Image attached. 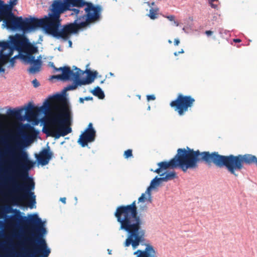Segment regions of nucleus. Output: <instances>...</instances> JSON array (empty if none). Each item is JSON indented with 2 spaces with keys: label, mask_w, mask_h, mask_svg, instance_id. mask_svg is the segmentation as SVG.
<instances>
[{
  "label": "nucleus",
  "mask_w": 257,
  "mask_h": 257,
  "mask_svg": "<svg viewBox=\"0 0 257 257\" xmlns=\"http://www.w3.org/2000/svg\"><path fill=\"white\" fill-rule=\"evenodd\" d=\"M38 112L44 115L40 121L43 125L42 132L47 136L59 139L71 133V108L62 95L49 96L40 107L33 105V125L38 123L36 118Z\"/></svg>",
  "instance_id": "1"
},
{
  "label": "nucleus",
  "mask_w": 257,
  "mask_h": 257,
  "mask_svg": "<svg viewBox=\"0 0 257 257\" xmlns=\"http://www.w3.org/2000/svg\"><path fill=\"white\" fill-rule=\"evenodd\" d=\"M114 215L120 224V229L127 233L124 246L132 245L133 249H136L145 240V230L142 227V220L138 214L136 201L129 205L118 206Z\"/></svg>",
  "instance_id": "2"
},
{
  "label": "nucleus",
  "mask_w": 257,
  "mask_h": 257,
  "mask_svg": "<svg viewBox=\"0 0 257 257\" xmlns=\"http://www.w3.org/2000/svg\"><path fill=\"white\" fill-rule=\"evenodd\" d=\"M28 246H25L21 240L24 236L23 231L20 225L12 234V237L19 242L14 244L11 241L0 242V248L3 253L0 257H32V214L28 215Z\"/></svg>",
  "instance_id": "3"
},
{
  "label": "nucleus",
  "mask_w": 257,
  "mask_h": 257,
  "mask_svg": "<svg viewBox=\"0 0 257 257\" xmlns=\"http://www.w3.org/2000/svg\"><path fill=\"white\" fill-rule=\"evenodd\" d=\"M169 161H257V158L250 154L222 156L216 152L211 153L209 152H200L198 150L194 151L186 147V148L178 149L176 155Z\"/></svg>",
  "instance_id": "4"
},
{
  "label": "nucleus",
  "mask_w": 257,
  "mask_h": 257,
  "mask_svg": "<svg viewBox=\"0 0 257 257\" xmlns=\"http://www.w3.org/2000/svg\"><path fill=\"white\" fill-rule=\"evenodd\" d=\"M84 11V15L77 17L72 23L63 25L59 30L56 38L67 41L72 35L77 34L80 29L100 20L101 11L100 6L89 5L85 8Z\"/></svg>",
  "instance_id": "5"
},
{
  "label": "nucleus",
  "mask_w": 257,
  "mask_h": 257,
  "mask_svg": "<svg viewBox=\"0 0 257 257\" xmlns=\"http://www.w3.org/2000/svg\"><path fill=\"white\" fill-rule=\"evenodd\" d=\"M6 44V55L9 58L13 55L15 50L18 51L22 62L30 64L28 71L32 73V43L26 36L20 34L11 35Z\"/></svg>",
  "instance_id": "6"
},
{
  "label": "nucleus",
  "mask_w": 257,
  "mask_h": 257,
  "mask_svg": "<svg viewBox=\"0 0 257 257\" xmlns=\"http://www.w3.org/2000/svg\"><path fill=\"white\" fill-rule=\"evenodd\" d=\"M48 234L46 221L33 213V257H48L51 249L46 239Z\"/></svg>",
  "instance_id": "7"
},
{
  "label": "nucleus",
  "mask_w": 257,
  "mask_h": 257,
  "mask_svg": "<svg viewBox=\"0 0 257 257\" xmlns=\"http://www.w3.org/2000/svg\"><path fill=\"white\" fill-rule=\"evenodd\" d=\"M198 162H160L158 163V168L156 170L151 169V171L156 172L162 177L160 179L162 181L167 182L177 178L178 176L175 172L167 171L171 167L179 168L186 172L188 169H195L198 167Z\"/></svg>",
  "instance_id": "8"
},
{
  "label": "nucleus",
  "mask_w": 257,
  "mask_h": 257,
  "mask_svg": "<svg viewBox=\"0 0 257 257\" xmlns=\"http://www.w3.org/2000/svg\"><path fill=\"white\" fill-rule=\"evenodd\" d=\"M17 130L18 135L15 138V145L8 147V151L15 153L22 147L32 143V125L30 124L19 123Z\"/></svg>",
  "instance_id": "9"
},
{
  "label": "nucleus",
  "mask_w": 257,
  "mask_h": 257,
  "mask_svg": "<svg viewBox=\"0 0 257 257\" xmlns=\"http://www.w3.org/2000/svg\"><path fill=\"white\" fill-rule=\"evenodd\" d=\"M61 18L49 14L42 19L33 17V29L41 28L46 34L56 38L61 26Z\"/></svg>",
  "instance_id": "10"
},
{
  "label": "nucleus",
  "mask_w": 257,
  "mask_h": 257,
  "mask_svg": "<svg viewBox=\"0 0 257 257\" xmlns=\"http://www.w3.org/2000/svg\"><path fill=\"white\" fill-rule=\"evenodd\" d=\"M92 3L87 2L85 0H54L51 6V14L60 18L61 15L71 10V8L88 7Z\"/></svg>",
  "instance_id": "11"
},
{
  "label": "nucleus",
  "mask_w": 257,
  "mask_h": 257,
  "mask_svg": "<svg viewBox=\"0 0 257 257\" xmlns=\"http://www.w3.org/2000/svg\"><path fill=\"white\" fill-rule=\"evenodd\" d=\"M7 28L22 31L24 33L32 30V17L23 19L21 17H16L11 15L10 17L3 20Z\"/></svg>",
  "instance_id": "12"
},
{
  "label": "nucleus",
  "mask_w": 257,
  "mask_h": 257,
  "mask_svg": "<svg viewBox=\"0 0 257 257\" xmlns=\"http://www.w3.org/2000/svg\"><path fill=\"white\" fill-rule=\"evenodd\" d=\"M195 99L191 95H184L179 93L176 99L172 101L170 106L179 116H183L193 106Z\"/></svg>",
  "instance_id": "13"
},
{
  "label": "nucleus",
  "mask_w": 257,
  "mask_h": 257,
  "mask_svg": "<svg viewBox=\"0 0 257 257\" xmlns=\"http://www.w3.org/2000/svg\"><path fill=\"white\" fill-rule=\"evenodd\" d=\"M7 194L15 203L20 201L22 199V194L27 190L25 183L17 181H13L10 186H3Z\"/></svg>",
  "instance_id": "14"
},
{
  "label": "nucleus",
  "mask_w": 257,
  "mask_h": 257,
  "mask_svg": "<svg viewBox=\"0 0 257 257\" xmlns=\"http://www.w3.org/2000/svg\"><path fill=\"white\" fill-rule=\"evenodd\" d=\"M8 115L19 122L25 120L30 122H32V102H29L27 108L22 107L10 109L8 111Z\"/></svg>",
  "instance_id": "15"
},
{
  "label": "nucleus",
  "mask_w": 257,
  "mask_h": 257,
  "mask_svg": "<svg viewBox=\"0 0 257 257\" xmlns=\"http://www.w3.org/2000/svg\"><path fill=\"white\" fill-rule=\"evenodd\" d=\"M58 70L62 71V74L58 75V77H59L60 80L62 81H67L76 78L81 77L84 74L83 71L77 67L75 68V72L68 66L60 67Z\"/></svg>",
  "instance_id": "16"
},
{
  "label": "nucleus",
  "mask_w": 257,
  "mask_h": 257,
  "mask_svg": "<svg viewBox=\"0 0 257 257\" xmlns=\"http://www.w3.org/2000/svg\"><path fill=\"white\" fill-rule=\"evenodd\" d=\"M17 4V0H10L9 5L4 4L0 0V21L10 17L11 15H14L12 12L13 7Z\"/></svg>",
  "instance_id": "17"
},
{
  "label": "nucleus",
  "mask_w": 257,
  "mask_h": 257,
  "mask_svg": "<svg viewBox=\"0 0 257 257\" xmlns=\"http://www.w3.org/2000/svg\"><path fill=\"white\" fill-rule=\"evenodd\" d=\"M95 133L85 131L80 135L78 143L82 147L87 145L88 143L92 142L95 140Z\"/></svg>",
  "instance_id": "18"
},
{
  "label": "nucleus",
  "mask_w": 257,
  "mask_h": 257,
  "mask_svg": "<svg viewBox=\"0 0 257 257\" xmlns=\"http://www.w3.org/2000/svg\"><path fill=\"white\" fill-rule=\"evenodd\" d=\"M231 163H227L226 168L231 174L235 176L237 175L235 173L236 171L240 170L243 167V163L250 165L252 163H255L257 166V162H231Z\"/></svg>",
  "instance_id": "19"
},
{
  "label": "nucleus",
  "mask_w": 257,
  "mask_h": 257,
  "mask_svg": "<svg viewBox=\"0 0 257 257\" xmlns=\"http://www.w3.org/2000/svg\"><path fill=\"white\" fill-rule=\"evenodd\" d=\"M34 156L36 161H50L53 156V153L51 151L49 147L44 148L39 153H35Z\"/></svg>",
  "instance_id": "20"
},
{
  "label": "nucleus",
  "mask_w": 257,
  "mask_h": 257,
  "mask_svg": "<svg viewBox=\"0 0 257 257\" xmlns=\"http://www.w3.org/2000/svg\"><path fill=\"white\" fill-rule=\"evenodd\" d=\"M86 72L87 73V78L83 79H81L80 78V82L82 85L91 83L94 81L97 74V72L96 71L92 72L90 70H86Z\"/></svg>",
  "instance_id": "21"
},
{
  "label": "nucleus",
  "mask_w": 257,
  "mask_h": 257,
  "mask_svg": "<svg viewBox=\"0 0 257 257\" xmlns=\"http://www.w3.org/2000/svg\"><path fill=\"white\" fill-rule=\"evenodd\" d=\"M42 57L40 55L37 59L33 56V74L39 72L42 69Z\"/></svg>",
  "instance_id": "22"
},
{
  "label": "nucleus",
  "mask_w": 257,
  "mask_h": 257,
  "mask_svg": "<svg viewBox=\"0 0 257 257\" xmlns=\"http://www.w3.org/2000/svg\"><path fill=\"white\" fill-rule=\"evenodd\" d=\"M28 207L32 209V177H29L28 178Z\"/></svg>",
  "instance_id": "23"
},
{
  "label": "nucleus",
  "mask_w": 257,
  "mask_h": 257,
  "mask_svg": "<svg viewBox=\"0 0 257 257\" xmlns=\"http://www.w3.org/2000/svg\"><path fill=\"white\" fill-rule=\"evenodd\" d=\"M72 80H73V83L72 84L68 85L66 87H65L64 88L63 91L64 92L67 91L74 90L77 87L78 85H82V84H81L80 82V77L76 78Z\"/></svg>",
  "instance_id": "24"
},
{
  "label": "nucleus",
  "mask_w": 257,
  "mask_h": 257,
  "mask_svg": "<svg viewBox=\"0 0 257 257\" xmlns=\"http://www.w3.org/2000/svg\"><path fill=\"white\" fill-rule=\"evenodd\" d=\"M9 58L4 54V55H0V74L4 73L5 68L4 66L9 62Z\"/></svg>",
  "instance_id": "25"
},
{
  "label": "nucleus",
  "mask_w": 257,
  "mask_h": 257,
  "mask_svg": "<svg viewBox=\"0 0 257 257\" xmlns=\"http://www.w3.org/2000/svg\"><path fill=\"white\" fill-rule=\"evenodd\" d=\"M91 92L94 95L98 97V98L102 99L104 98L105 95L102 89L99 87L97 86L91 91Z\"/></svg>",
  "instance_id": "26"
},
{
  "label": "nucleus",
  "mask_w": 257,
  "mask_h": 257,
  "mask_svg": "<svg viewBox=\"0 0 257 257\" xmlns=\"http://www.w3.org/2000/svg\"><path fill=\"white\" fill-rule=\"evenodd\" d=\"M159 9L158 8H152L149 11L148 16L152 20L156 19L158 18Z\"/></svg>",
  "instance_id": "27"
},
{
  "label": "nucleus",
  "mask_w": 257,
  "mask_h": 257,
  "mask_svg": "<svg viewBox=\"0 0 257 257\" xmlns=\"http://www.w3.org/2000/svg\"><path fill=\"white\" fill-rule=\"evenodd\" d=\"M207 164V165L209 166V167H210L211 166V164L212 163H213V164H214V165L218 167V168H222L224 166H225L226 168V164H227V162H205Z\"/></svg>",
  "instance_id": "28"
},
{
  "label": "nucleus",
  "mask_w": 257,
  "mask_h": 257,
  "mask_svg": "<svg viewBox=\"0 0 257 257\" xmlns=\"http://www.w3.org/2000/svg\"><path fill=\"white\" fill-rule=\"evenodd\" d=\"M12 55H11L9 57V62H10V64L8 67L13 68L16 62L15 60L18 58L20 59V57L19 56V54L13 57H12Z\"/></svg>",
  "instance_id": "29"
},
{
  "label": "nucleus",
  "mask_w": 257,
  "mask_h": 257,
  "mask_svg": "<svg viewBox=\"0 0 257 257\" xmlns=\"http://www.w3.org/2000/svg\"><path fill=\"white\" fill-rule=\"evenodd\" d=\"M25 163L29 169L32 168V162H0V164Z\"/></svg>",
  "instance_id": "30"
},
{
  "label": "nucleus",
  "mask_w": 257,
  "mask_h": 257,
  "mask_svg": "<svg viewBox=\"0 0 257 257\" xmlns=\"http://www.w3.org/2000/svg\"><path fill=\"white\" fill-rule=\"evenodd\" d=\"M6 41L0 42V47L1 48L0 50V55H4V54H6Z\"/></svg>",
  "instance_id": "31"
},
{
  "label": "nucleus",
  "mask_w": 257,
  "mask_h": 257,
  "mask_svg": "<svg viewBox=\"0 0 257 257\" xmlns=\"http://www.w3.org/2000/svg\"><path fill=\"white\" fill-rule=\"evenodd\" d=\"M160 178H157L156 177L154 179L152 180L151 183V187L154 188L156 186L159 185L162 179H160Z\"/></svg>",
  "instance_id": "32"
},
{
  "label": "nucleus",
  "mask_w": 257,
  "mask_h": 257,
  "mask_svg": "<svg viewBox=\"0 0 257 257\" xmlns=\"http://www.w3.org/2000/svg\"><path fill=\"white\" fill-rule=\"evenodd\" d=\"M123 156L125 159H128V158L133 156V151L131 149H128L124 151Z\"/></svg>",
  "instance_id": "33"
},
{
  "label": "nucleus",
  "mask_w": 257,
  "mask_h": 257,
  "mask_svg": "<svg viewBox=\"0 0 257 257\" xmlns=\"http://www.w3.org/2000/svg\"><path fill=\"white\" fill-rule=\"evenodd\" d=\"M208 3L210 4L211 8L214 9H217L218 5L216 3L218 2V0H208Z\"/></svg>",
  "instance_id": "34"
},
{
  "label": "nucleus",
  "mask_w": 257,
  "mask_h": 257,
  "mask_svg": "<svg viewBox=\"0 0 257 257\" xmlns=\"http://www.w3.org/2000/svg\"><path fill=\"white\" fill-rule=\"evenodd\" d=\"M49 162H33V168L36 166L39 167L40 165L42 166H45L48 164Z\"/></svg>",
  "instance_id": "35"
},
{
  "label": "nucleus",
  "mask_w": 257,
  "mask_h": 257,
  "mask_svg": "<svg viewBox=\"0 0 257 257\" xmlns=\"http://www.w3.org/2000/svg\"><path fill=\"white\" fill-rule=\"evenodd\" d=\"M164 17L165 18L168 19L170 21H174V24H175V25L176 26H179V23L178 22L175 21V16L174 15H170V16H164Z\"/></svg>",
  "instance_id": "36"
},
{
  "label": "nucleus",
  "mask_w": 257,
  "mask_h": 257,
  "mask_svg": "<svg viewBox=\"0 0 257 257\" xmlns=\"http://www.w3.org/2000/svg\"><path fill=\"white\" fill-rule=\"evenodd\" d=\"M85 131H89V132H93V133H96V132L94 130V129L92 127V123H89L88 125V127L85 130Z\"/></svg>",
  "instance_id": "37"
},
{
  "label": "nucleus",
  "mask_w": 257,
  "mask_h": 257,
  "mask_svg": "<svg viewBox=\"0 0 257 257\" xmlns=\"http://www.w3.org/2000/svg\"><path fill=\"white\" fill-rule=\"evenodd\" d=\"M147 200L145 193H143L141 196L139 198V201L141 202H144Z\"/></svg>",
  "instance_id": "38"
},
{
  "label": "nucleus",
  "mask_w": 257,
  "mask_h": 257,
  "mask_svg": "<svg viewBox=\"0 0 257 257\" xmlns=\"http://www.w3.org/2000/svg\"><path fill=\"white\" fill-rule=\"evenodd\" d=\"M72 11V13H71V15H76V16H78V15L79 14L80 10L78 9L73 8L71 9V10Z\"/></svg>",
  "instance_id": "39"
},
{
  "label": "nucleus",
  "mask_w": 257,
  "mask_h": 257,
  "mask_svg": "<svg viewBox=\"0 0 257 257\" xmlns=\"http://www.w3.org/2000/svg\"><path fill=\"white\" fill-rule=\"evenodd\" d=\"M40 85L39 82L36 79H35L33 80V86L34 87H38Z\"/></svg>",
  "instance_id": "40"
},
{
  "label": "nucleus",
  "mask_w": 257,
  "mask_h": 257,
  "mask_svg": "<svg viewBox=\"0 0 257 257\" xmlns=\"http://www.w3.org/2000/svg\"><path fill=\"white\" fill-rule=\"evenodd\" d=\"M38 52V47L33 43V55Z\"/></svg>",
  "instance_id": "41"
},
{
  "label": "nucleus",
  "mask_w": 257,
  "mask_h": 257,
  "mask_svg": "<svg viewBox=\"0 0 257 257\" xmlns=\"http://www.w3.org/2000/svg\"><path fill=\"white\" fill-rule=\"evenodd\" d=\"M155 96L154 95H149L147 96L148 100H154L155 99Z\"/></svg>",
  "instance_id": "42"
},
{
  "label": "nucleus",
  "mask_w": 257,
  "mask_h": 257,
  "mask_svg": "<svg viewBox=\"0 0 257 257\" xmlns=\"http://www.w3.org/2000/svg\"><path fill=\"white\" fill-rule=\"evenodd\" d=\"M36 196L34 195V193H33V208H36Z\"/></svg>",
  "instance_id": "43"
},
{
  "label": "nucleus",
  "mask_w": 257,
  "mask_h": 257,
  "mask_svg": "<svg viewBox=\"0 0 257 257\" xmlns=\"http://www.w3.org/2000/svg\"><path fill=\"white\" fill-rule=\"evenodd\" d=\"M49 65H50V66L51 67H52V68H53V69H54L56 71H59V70H58L59 68H56V67L55 66V65H54V63H53V62H50Z\"/></svg>",
  "instance_id": "44"
},
{
  "label": "nucleus",
  "mask_w": 257,
  "mask_h": 257,
  "mask_svg": "<svg viewBox=\"0 0 257 257\" xmlns=\"http://www.w3.org/2000/svg\"><path fill=\"white\" fill-rule=\"evenodd\" d=\"M184 53V51L183 49H181V51H178V52H175L174 53V55L175 56H178L179 54H182V53Z\"/></svg>",
  "instance_id": "45"
},
{
  "label": "nucleus",
  "mask_w": 257,
  "mask_h": 257,
  "mask_svg": "<svg viewBox=\"0 0 257 257\" xmlns=\"http://www.w3.org/2000/svg\"><path fill=\"white\" fill-rule=\"evenodd\" d=\"M205 33L208 36H211L213 34V32L210 30L206 31Z\"/></svg>",
  "instance_id": "46"
},
{
  "label": "nucleus",
  "mask_w": 257,
  "mask_h": 257,
  "mask_svg": "<svg viewBox=\"0 0 257 257\" xmlns=\"http://www.w3.org/2000/svg\"><path fill=\"white\" fill-rule=\"evenodd\" d=\"M37 131L35 130V129L33 127V141L34 140V139L35 138V137L37 135Z\"/></svg>",
  "instance_id": "47"
},
{
  "label": "nucleus",
  "mask_w": 257,
  "mask_h": 257,
  "mask_svg": "<svg viewBox=\"0 0 257 257\" xmlns=\"http://www.w3.org/2000/svg\"><path fill=\"white\" fill-rule=\"evenodd\" d=\"M180 43V41L178 39H176L174 40V45L177 46Z\"/></svg>",
  "instance_id": "48"
},
{
  "label": "nucleus",
  "mask_w": 257,
  "mask_h": 257,
  "mask_svg": "<svg viewBox=\"0 0 257 257\" xmlns=\"http://www.w3.org/2000/svg\"><path fill=\"white\" fill-rule=\"evenodd\" d=\"M66 198L65 197H62L60 199V200L64 204L66 203Z\"/></svg>",
  "instance_id": "49"
},
{
  "label": "nucleus",
  "mask_w": 257,
  "mask_h": 257,
  "mask_svg": "<svg viewBox=\"0 0 257 257\" xmlns=\"http://www.w3.org/2000/svg\"><path fill=\"white\" fill-rule=\"evenodd\" d=\"M92 99H93V98L92 97L87 96V97H84L85 100H92Z\"/></svg>",
  "instance_id": "50"
},
{
  "label": "nucleus",
  "mask_w": 257,
  "mask_h": 257,
  "mask_svg": "<svg viewBox=\"0 0 257 257\" xmlns=\"http://www.w3.org/2000/svg\"><path fill=\"white\" fill-rule=\"evenodd\" d=\"M147 206L146 205H144V206H142V207H141L140 208V210L143 211V210H147Z\"/></svg>",
  "instance_id": "51"
},
{
  "label": "nucleus",
  "mask_w": 257,
  "mask_h": 257,
  "mask_svg": "<svg viewBox=\"0 0 257 257\" xmlns=\"http://www.w3.org/2000/svg\"><path fill=\"white\" fill-rule=\"evenodd\" d=\"M233 41L235 43H239L241 42V40L239 39H233Z\"/></svg>",
  "instance_id": "52"
},
{
  "label": "nucleus",
  "mask_w": 257,
  "mask_h": 257,
  "mask_svg": "<svg viewBox=\"0 0 257 257\" xmlns=\"http://www.w3.org/2000/svg\"><path fill=\"white\" fill-rule=\"evenodd\" d=\"M58 75H53L51 76V79L56 78L59 79V77H58Z\"/></svg>",
  "instance_id": "53"
},
{
  "label": "nucleus",
  "mask_w": 257,
  "mask_h": 257,
  "mask_svg": "<svg viewBox=\"0 0 257 257\" xmlns=\"http://www.w3.org/2000/svg\"><path fill=\"white\" fill-rule=\"evenodd\" d=\"M84 100H84V98H82V97L80 98L79 100V102L80 103H83Z\"/></svg>",
  "instance_id": "54"
},
{
  "label": "nucleus",
  "mask_w": 257,
  "mask_h": 257,
  "mask_svg": "<svg viewBox=\"0 0 257 257\" xmlns=\"http://www.w3.org/2000/svg\"><path fill=\"white\" fill-rule=\"evenodd\" d=\"M0 161H16V159H10V160L0 159Z\"/></svg>",
  "instance_id": "55"
},
{
  "label": "nucleus",
  "mask_w": 257,
  "mask_h": 257,
  "mask_svg": "<svg viewBox=\"0 0 257 257\" xmlns=\"http://www.w3.org/2000/svg\"><path fill=\"white\" fill-rule=\"evenodd\" d=\"M147 4L149 6H154L155 5V3L154 2H152L151 4H150L149 2H147Z\"/></svg>",
  "instance_id": "56"
},
{
  "label": "nucleus",
  "mask_w": 257,
  "mask_h": 257,
  "mask_svg": "<svg viewBox=\"0 0 257 257\" xmlns=\"http://www.w3.org/2000/svg\"><path fill=\"white\" fill-rule=\"evenodd\" d=\"M0 141L2 143H4V138L3 137H0Z\"/></svg>",
  "instance_id": "57"
},
{
  "label": "nucleus",
  "mask_w": 257,
  "mask_h": 257,
  "mask_svg": "<svg viewBox=\"0 0 257 257\" xmlns=\"http://www.w3.org/2000/svg\"><path fill=\"white\" fill-rule=\"evenodd\" d=\"M72 44V43L71 41L69 40V46H70V47H71Z\"/></svg>",
  "instance_id": "58"
},
{
  "label": "nucleus",
  "mask_w": 257,
  "mask_h": 257,
  "mask_svg": "<svg viewBox=\"0 0 257 257\" xmlns=\"http://www.w3.org/2000/svg\"><path fill=\"white\" fill-rule=\"evenodd\" d=\"M17 177H18V178H21V177H22V175H21L20 173H18V174H17Z\"/></svg>",
  "instance_id": "59"
},
{
  "label": "nucleus",
  "mask_w": 257,
  "mask_h": 257,
  "mask_svg": "<svg viewBox=\"0 0 257 257\" xmlns=\"http://www.w3.org/2000/svg\"><path fill=\"white\" fill-rule=\"evenodd\" d=\"M13 219L15 220H17V221L18 220V219L17 218H14Z\"/></svg>",
  "instance_id": "60"
},
{
  "label": "nucleus",
  "mask_w": 257,
  "mask_h": 257,
  "mask_svg": "<svg viewBox=\"0 0 257 257\" xmlns=\"http://www.w3.org/2000/svg\"><path fill=\"white\" fill-rule=\"evenodd\" d=\"M33 189H34V186H35V183H34V182L33 181Z\"/></svg>",
  "instance_id": "61"
},
{
  "label": "nucleus",
  "mask_w": 257,
  "mask_h": 257,
  "mask_svg": "<svg viewBox=\"0 0 257 257\" xmlns=\"http://www.w3.org/2000/svg\"><path fill=\"white\" fill-rule=\"evenodd\" d=\"M110 75H113V74L110 72Z\"/></svg>",
  "instance_id": "62"
},
{
  "label": "nucleus",
  "mask_w": 257,
  "mask_h": 257,
  "mask_svg": "<svg viewBox=\"0 0 257 257\" xmlns=\"http://www.w3.org/2000/svg\"><path fill=\"white\" fill-rule=\"evenodd\" d=\"M3 116V115L0 114V117H2Z\"/></svg>",
  "instance_id": "63"
},
{
  "label": "nucleus",
  "mask_w": 257,
  "mask_h": 257,
  "mask_svg": "<svg viewBox=\"0 0 257 257\" xmlns=\"http://www.w3.org/2000/svg\"><path fill=\"white\" fill-rule=\"evenodd\" d=\"M169 42L170 43H172L171 41H170V40H169Z\"/></svg>",
  "instance_id": "64"
}]
</instances>
